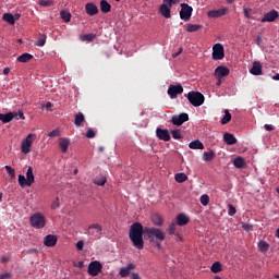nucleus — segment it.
Masks as SVG:
<instances>
[{
  "instance_id": "f257e3e1",
  "label": "nucleus",
  "mask_w": 279,
  "mask_h": 279,
  "mask_svg": "<svg viewBox=\"0 0 279 279\" xmlns=\"http://www.w3.org/2000/svg\"><path fill=\"white\" fill-rule=\"evenodd\" d=\"M143 235L145 239H148L150 243H154L155 239L156 241L162 242L167 238L165 231L159 228H143L141 222H134L130 228L129 239L136 250H143L145 247Z\"/></svg>"
},
{
  "instance_id": "f03ea898",
  "label": "nucleus",
  "mask_w": 279,
  "mask_h": 279,
  "mask_svg": "<svg viewBox=\"0 0 279 279\" xmlns=\"http://www.w3.org/2000/svg\"><path fill=\"white\" fill-rule=\"evenodd\" d=\"M187 100L192 106H194V108H199V106H204V94L199 92H190L187 94Z\"/></svg>"
},
{
  "instance_id": "7ed1b4c3",
  "label": "nucleus",
  "mask_w": 279,
  "mask_h": 279,
  "mask_svg": "<svg viewBox=\"0 0 279 279\" xmlns=\"http://www.w3.org/2000/svg\"><path fill=\"white\" fill-rule=\"evenodd\" d=\"M31 226L33 228H36V230H43V228H45L47 220L45 219V215H43L41 213H35L31 219Z\"/></svg>"
},
{
  "instance_id": "20e7f679",
  "label": "nucleus",
  "mask_w": 279,
  "mask_h": 279,
  "mask_svg": "<svg viewBox=\"0 0 279 279\" xmlns=\"http://www.w3.org/2000/svg\"><path fill=\"white\" fill-rule=\"evenodd\" d=\"M175 3V0H163V3L159 7V14H161L163 19H169L171 16V8H173Z\"/></svg>"
},
{
  "instance_id": "39448f33",
  "label": "nucleus",
  "mask_w": 279,
  "mask_h": 279,
  "mask_svg": "<svg viewBox=\"0 0 279 279\" xmlns=\"http://www.w3.org/2000/svg\"><path fill=\"white\" fill-rule=\"evenodd\" d=\"M36 138V134H28L25 140L22 142L21 150L22 154H29L32 151V145H34V140Z\"/></svg>"
},
{
  "instance_id": "423d86ee",
  "label": "nucleus",
  "mask_w": 279,
  "mask_h": 279,
  "mask_svg": "<svg viewBox=\"0 0 279 279\" xmlns=\"http://www.w3.org/2000/svg\"><path fill=\"white\" fill-rule=\"evenodd\" d=\"M102 269H104V266L101 265V263L97 260L90 262L87 268V274L93 278H95L96 276H99V274H101Z\"/></svg>"
},
{
  "instance_id": "0eeeda50",
  "label": "nucleus",
  "mask_w": 279,
  "mask_h": 279,
  "mask_svg": "<svg viewBox=\"0 0 279 279\" xmlns=\"http://www.w3.org/2000/svg\"><path fill=\"white\" fill-rule=\"evenodd\" d=\"M170 99H178V95H182L184 93V87H182V84L177 85H169L167 90Z\"/></svg>"
},
{
  "instance_id": "6e6552de",
  "label": "nucleus",
  "mask_w": 279,
  "mask_h": 279,
  "mask_svg": "<svg viewBox=\"0 0 279 279\" xmlns=\"http://www.w3.org/2000/svg\"><path fill=\"white\" fill-rule=\"evenodd\" d=\"M193 15V7L181 3L180 19L182 21H191V16Z\"/></svg>"
},
{
  "instance_id": "1a4fd4ad",
  "label": "nucleus",
  "mask_w": 279,
  "mask_h": 279,
  "mask_svg": "<svg viewBox=\"0 0 279 279\" xmlns=\"http://www.w3.org/2000/svg\"><path fill=\"white\" fill-rule=\"evenodd\" d=\"M226 58V50L223 49V45L216 44L213 47V60H223Z\"/></svg>"
},
{
  "instance_id": "9d476101",
  "label": "nucleus",
  "mask_w": 279,
  "mask_h": 279,
  "mask_svg": "<svg viewBox=\"0 0 279 279\" xmlns=\"http://www.w3.org/2000/svg\"><path fill=\"white\" fill-rule=\"evenodd\" d=\"M104 229L101 228V225L99 223H94L92 226L88 227V231L87 234H89V236H92V239H100L101 238V231Z\"/></svg>"
},
{
  "instance_id": "9b49d317",
  "label": "nucleus",
  "mask_w": 279,
  "mask_h": 279,
  "mask_svg": "<svg viewBox=\"0 0 279 279\" xmlns=\"http://www.w3.org/2000/svg\"><path fill=\"white\" fill-rule=\"evenodd\" d=\"M215 75L217 80H221L222 77H228V75H230V69L226 65H219L215 70Z\"/></svg>"
},
{
  "instance_id": "f8f14e48",
  "label": "nucleus",
  "mask_w": 279,
  "mask_h": 279,
  "mask_svg": "<svg viewBox=\"0 0 279 279\" xmlns=\"http://www.w3.org/2000/svg\"><path fill=\"white\" fill-rule=\"evenodd\" d=\"M156 136L158 137L159 141H165V143L171 141V135L169 134V130L167 129L157 128Z\"/></svg>"
},
{
  "instance_id": "ddd939ff",
  "label": "nucleus",
  "mask_w": 279,
  "mask_h": 279,
  "mask_svg": "<svg viewBox=\"0 0 279 279\" xmlns=\"http://www.w3.org/2000/svg\"><path fill=\"white\" fill-rule=\"evenodd\" d=\"M226 14H228V8H221L218 10H211L207 13V16H209V19H219L221 16H226Z\"/></svg>"
},
{
  "instance_id": "4468645a",
  "label": "nucleus",
  "mask_w": 279,
  "mask_h": 279,
  "mask_svg": "<svg viewBox=\"0 0 279 279\" xmlns=\"http://www.w3.org/2000/svg\"><path fill=\"white\" fill-rule=\"evenodd\" d=\"M278 17H279L278 11L272 9L270 12L264 15V19H262V23H274V21H276V19Z\"/></svg>"
},
{
  "instance_id": "2eb2a0df",
  "label": "nucleus",
  "mask_w": 279,
  "mask_h": 279,
  "mask_svg": "<svg viewBox=\"0 0 279 279\" xmlns=\"http://www.w3.org/2000/svg\"><path fill=\"white\" fill-rule=\"evenodd\" d=\"M189 121V113H181L179 116H173L171 122L173 125H182Z\"/></svg>"
},
{
  "instance_id": "dca6fc26",
  "label": "nucleus",
  "mask_w": 279,
  "mask_h": 279,
  "mask_svg": "<svg viewBox=\"0 0 279 279\" xmlns=\"http://www.w3.org/2000/svg\"><path fill=\"white\" fill-rule=\"evenodd\" d=\"M85 12L88 16H95V14H99V8L93 2H88L85 4Z\"/></svg>"
},
{
  "instance_id": "f3484780",
  "label": "nucleus",
  "mask_w": 279,
  "mask_h": 279,
  "mask_svg": "<svg viewBox=\"0 0 279 279\" xmlns=\"http://www.w3.org/2000/svg\"><path fill=\"white\" fill-rule=\"evenodd\" d=\"M56 243H58V236L53 234H48L44 239V245H46V247H56Z\"/></svg>"
},
{
  "instance_id": "a211bd4d",
  "label": "nucleus",
  "mask_w": 279,
  "mask_h": 279,
  "mask_svg": "<svg viewBox=\"0 0 279 279\" xmlns=\"http://www.w3.org/2000/svg\"><path fill=\"white\" fill-rule=\"evenodd\" d=\"M136 269V265L134 264H128L126 267H122L120 269V276L121 278H128L130 276V271Z\"/></svg>"
},
{
  "instance_id": "6ab92c4d",
  "label": "nucleus",
  "mask_w": 279,
  "mask_h": 279,
  "mask_svg": "<svg viewBox=\"0 0 279 279\" xmlns=\"http://www.w3.org/2000/svg\"><path fill=\"white\" fill-rule=\"evenodd\" d=\"M250 73L252 75H263V65L260 64V62L258 61L253 62V66L250 70Z\"/></svg>"
},
{
  "instance_id": "aec40b11",
  "label": "nucleus",
  "mask_w": 279,
  "mask_h": 279,
  "mask_svg": "<svg viewBox=\"0 0 279 279\" xmlns=\"http://www.w3.org/2000/svg\"><path fill=\"white\" fill-rule=\"evenodd\" d=\"M223 141L227 145H236V137L232 133H225Z\"/></svg>"
},
{
  "instance_id": "412c9836",
  "label": "nucleus",
  "mask_w": 279,
  "mask_h": 279,
  "mask_svg": "<svg viewBox=\"0 0 279 279\" xmlns=\"http://www.w3.org/2000/svg\"><path fill=\"white\" fill-rule=\"evenodd\" d=\"M84 113L78 112L75 114L74 125H76V128H84Z\"/></svg>"
},
{
  "instance_id": "4be33fe9",
  "label": "nucleus",
  "mask_w": 279,
  "mask_h": 279,
  "mask_svg": "<svg viewBox=\"0 0 279 279\" xmlns=\"http://www.w3.org/2000/svg\"><path fill=\"white\" fill-rule=\"evenodd\" d=\"M26 182H27L28 186H32V184H34V182H35L34 169L32 167H28V169L26 171Z\"/></svg>"
},
{
  "instance_id": "5701e85b",
  "label": "nucleus",
  "mask_w": 279,
  "mask_h": 279,
  "mask_svg": "<svg viewBox=\"0 0 279 279\" xmlns=\"http://www.w3.org/2000/svg\"><path fill=\"white\" fill-rule=\"evenodd\" d=\"M190 219L189 216H186L185 214H179L177 216V225L178 226H186V223H189Z\"/></svg>"
},
{
  "instance_id": "b1692460",
  "label": "nucleus",
  "mask_w": 279,
  "mask_h": 279,
  "mask_svg": "<svg viewBox=\"0 0 279 279\" xmlns=\"http://www.w3.org/2000/svg\"><path fill=\"white\" fill-rule=\"evenodd\" d=\"M69 145H71V141H69V138H60L59 146L61 147L63 154L69 151Z\"/></svg>"
},
{
  "instance_id": "393cba45",
  "label": "nucleus",
  "mask_w": 279,
  "mask_h": 279,
  "mask_svg": "<svg viewBox=\"0 0 279 279\" xmlns=\"http://www.w3.org/2000/svg\"><path fill=\"white\" fill-rule=\"evenodd\" d=\"M111 10H112V5H110L108 1L106 0L100 1V11L104 14H108V12H110Z\"/></svg>"
},
{
  "instance_id": "a878e982",
  "label": "nucleus",
  "mask_w": 279,
  "mask_h": 279,
  "mask_svg": "<svg viewBox=\"0 0 279 279\" xmlns=\"http://www.w3.org/2000/svg\"><path fill=\"white\" fill-rule=\"evenodd\" d=\"M29 60H34V56L27 52L17 57V62H22L23 64H25L26 62H29Z\"/></svg>"
},
{
  "instance_id": "bb28decb",
  "label": "nucleus",
  "mask_w": 279,
  "mask_h": 279,
  "mask_svg": "<svg viewBox=\"0 0 279 279\" xmlns=\"http://www.w3.org/2000/svg\"><path fill=\"white\" fill-rule=\"evenodd\" d=\"M174 180L179 184H182V183L186 182V180H189V175H186V173H184V172H179L174 175Z\"/></svg>"
},
{
  "instance_id": "cd10ccee",
  "label": "nucleus",
  "mask_w": 279,
  "mask_h": 279,
  "mask_svg": "<svg viewBox=\"0 0 279 279\" xmlns=\"http://www.w3.org/2000/svg\"><path fill=\"white\" fill-rule=\"evenodd\" d=\"M233 166L235 169H243V167H245V159H243V157H236L233 159Z\"/></svg>"
},
{
  "instance_id": "c85d7f7f",
  "label": "nucleus",
  "mask_w": 279,
  "mask_h": 279,
  "mask_svg": "<svg viewBox=\"0 0 279 279\" xmlns=\"http://www.w3.org/2000/svg\"><path fill=\"white\" fill-rule=\"evenodd\" d=\"M2 20H4L5 23H9V25H14V23H16V19H14L12 13H4Z\"/></svg>"
},
{
  "instance_id": "c756f323",
  "label": "nucleus",
  "mask_w": 279,
  "mask_h": 279,
  "mask_svg": "<svg viewBox=\"0 0 279 279\" xmlns=\"http://www.w3.org/2000/svg\"><path fill=\"white\" fill-rule=\"evenodd\" d=\"M203 160L205 162H210L211 160H215V151L214 150L205 151L203 154Z\"/></svg>"
},
{
  "instance_id": "7c9ffc66",
  "label": "nucleus",
  "mask_w": 279,
  "mask_h": 279,
  "mask_svg": "<svg viewBox=\"0 0 279 279\" xmlns=\"http://www.w3.org/2000/svg\"><path fill=\"white\" fill-rule=\"evenodd\" d=\"M229 121H232V114L230 113V111L228 109H226L225 116L221 119L220 123H221V125H228Z\"/></svg>"
},
{
  "instance_id": "2f4dec72",
  "label": "nucleus",
  "mask_w": 279,
  "mask_h": 279,
  "mask_svg": "<svg viewBox=\"0 0 279 279\" xmlns=\"http://www.w3.org/2000/svg\"><path fill=\"white\" fill-rule=\"evenodd\" d=\"M190 149H204V144L199 141H193L189 144Z\"/></svg>"
},
{
  "instance_id": "473e14b6",
  "label": "nucleus",
  "mask_w": 279,
  "mask_h": 279,
  "mask_svg": "<svg viewBox=\"0 0 279 279\" xmlns=\"http://www.w3.org/2000/svg\"><path fill=\"white\" fill-rule=\"evenodd\" d=\"M151 221L154 226H162V223H165V220H162V216L158 214L153 215Z\"/></svg>"
},
{
  "instance_id": "72a5a7b5",
  "label": "nucleus",
  "mask_w": 279,
  "mask_h": 279,
  "mask_svg": "<svg viewBox=\"0 0 279 279\" xmlns=\"http://www.w3.org/2000/svg\"><path fill=\"white\" fill-rule=\"evenodd\" d=\"M12 119H14V116H12V113H0V121H2V123H10Z\"/></svg>"
},
{
  "instance_id": "f704fd0d",
  "label": "nucleus",
  "mask_w": 279,
  "mask_h": 279,
  "mask_svg": "<svg viewBox=\"0 0 279 279\" xmlns=\"http://www.w3.org/2000/svg\"><path fill=\"white\" fill-rule=\"evenodd\" d=\"M258 250H259V252H269V243H267L266 241L260 240L258 242Z\"/></svg>"
},
{
  "instance_id": "c9c22d12",
  "label": "nucleus",
  "mask_w": 279,
  "mask_h": 279,
  "mask_svg": "<svg viewBox=\"0 0 279 279\" xmlns=\"http://www.w3.org/2000/svg\"><path fill=\"white\" fill-rule=\"evenodd\" d=\"M202 29V25L199 24H187L186 32L193 33Z\"/></svg>"
},
{
  "instance_id": "e433bc0d",
  "label": "nucleus",
  "mask_w": 279,
  "mask_h": 279,
  "mask_svg": "<svg viewBox=\"0 0 279 279\" xmlns=\"http://www.w3.org/2000/svg\"><path fill=\"white\" fill-rule=\"evenodd\" d=\"M60 16H61L62 21H64V23H69L71 21V13L65 10H62L60 12Z\"/></svg>"
},
{
  "instance_id": "4c0bfd02",
  "label": "nucleus",
  "mask_w": 279,
  "mask_h": 279,
  "mask_svg": "<svg viewBox=\"0 0 279 279\" xmlns=\"http://www.w3.org/2000/svg\"><path fill=\"white\" fill-rule=\"evenodd\" d=\"M41 37L35 43L36 47H45L47 45V35H40Z\"/></svg>"
},
{
  "instance_id": "58836bf2",
  "label": "nucleus",
  "mask_w": 279,
  "mask_h": 279,
  "mask_svg": "<svg viewBox=\"0 0 279 279\" xmlns=\"http://www.w3.org/2000/svg\"><path fill=\"white\" fill-rule=\"evenodd\" d=\"M17 182L20 186H22V189H25V186H28L27 179L23 174L19 175Z\"/></svg>"
},
{
  "instance_id": "ea45409f",
  "label": "nucleus",
  "mask_w": 279,
  "mask_h": 279,
  "mask_svg": "<svg viewBox=\"0 0 279 279\" xmlns=\"http://www.w3.org/2000/svg\"><path fill=\"white\" fill-rule=\"evenodd\" d=\"M210 269L213 274H219L221 271V263L219 262L214 263Z\"/></svg>"
},
{
  "instance_id": "a19ab883",
  "label": "nucleus",
  "mask_w": 279,
  "mask_h": 279,
  "mask_svg": "<svg viewBox=\"0 0 279 279\" xmlns=\"http://www.w3.org/2000/svg\"><path fill=\"white\" fill-rule=\"evenodd\" d=\"M82 40H86L87 43H93L95 38H97V35L95 34H85L82 37Z\"/></svg>"
},
{
  "instance_id": "79ce46f5",
  "label": "nucleus",
  "mask_w": 279,
  "mask_h": 279,
  "mask_svg": "<svg viewBox=\"0 0 279 279\" xmlns=\"http://www.w3.org/2000/svg\"><path fill=\"white\" fill-rule=\"evenodd\" d=\"M171 135H172V138H174V141H180V138H182V131L181 130H172Z\"/></svg>"
},
{
  "instance_id": "37998d69",
  "label": "nucleus",
  "mask_w": 279,
  "mask_h": 279,
  "mask_svg": "<svg viewBox=\"0 0 279 279\" xmlns=\"http://www.w3.org/2000/svg\"><path fill=\"white\" fill-rule=\"evenodd\" d=\"M199 202L203 206H208V203L210 202V197L208 194H204L201 196Z\"/></svg>"
},
{
  "instance_id": "c03bdc74",
  "label": "nucleus",
  "mask_w": 279,
  "mask_h": 279,
  "mask_svg": "<svg viewBox=\"0 0 279 279\" xmlns=\"http://www.w3.org/2000/svg\"><path fill=\"white\" fill-rule=\"evenodd\" d=\"M4 169L11 178H16V170H14V168L11 166H5Z\"/></svg>"
},
{
  "instance_id": "a18cd8bd",
  "label": "nucleus",
  "mask_w": 279,
  "mask_h": 279,
  "mask_svg": "<svg viewBox=\"0 0 279 279\" xmlns=\"http://www.w3.org/2000/svg\"><path fill=\"white\" fill-rule=\"evenodd\" d=\"M13 119H22L23 121H25V114L23 113V111H17V112H11Z\"/></svg>"
},
{
  "instance_id": "49530a36",
  "label": "nucleus",
  "mask_w": 279,
  "mask_h": 279,
  "mask_svg": "<svg viewBox=\"0 0 279 279\" xmlns=\"http://www.w3.org/2000/svg\"><path fill=\"white\" fill-rule=\"evenodd\" d=\"M39 5H41V8H49V7L53 5V1L52 0H40Z\"/></svg>"
},
{
  "instance_id": "de8ad7c7",
  "label": "nucleus",
  "mask_w": 279,
  "mask_h": 279,
  "mask_svg": "<svg viewBox=\"0 0 279 279\" xmlns=\"http://www.w3.org/2000/svg\"><path fill=\"white\" fill-rule=\"evenodd\" d=\"M95 184L98 186H104L106 184V178L105 177H98L95 179Z\"/></svg>"
},
{
  "instance_id": "09e8293b",
  "label": "nucleus",
  "mask_w": 279,
  "mask_h": 279,
  "mask_svg": "<svg viewBox=\"0 0 279 279\" xmlns=\"http://www.w3.org/2000/svg\"><path fill=\"white\" fill-rule=\"evenodd\" d=\"M48 136L50 138H56L57 136H60V130L54 129L53 131H51L50 133H48Z\"/></svg>"
},
{
  "instance_id": "8fccbe9b",
  "label": "nucleus",
  "mask_w": 279,
  "mask_h": 279,
  "mask_svg": "<svg viewBox=\"0 0 279 279\" xmlns=\"http://www.w3.org/2000/svg\"><path fill=\"white\" fill-rule=\"evenodd\" d=\"M57 208H60V198H59V197H57V198L52 202V204H51V209H52V210H56Z\"/></svg>"
},
{
  "instance_id": "3c124183",
  "label": "nucleus",
  "mask_w": 279,
  "mask_h": 279,
  "mask_svg": "<svg viewBox=\"0 0 279 279\" xmlns=\"http://www.w3.org/2000/svg\"><path fill=\"white\" fill-rule=\"evenodd\" d=\"M251 12H252V9H250V8L243 9V14H244L245 19H252Z\"/></svg>"
},
{
  "instance_id": "603ef678",
  "label": "nucleus",
  "mask_w": 279,
  "mask_h": 279,
  "mask_svg": "<svg viewBox=\"0 0 279 279\" xmlns=\"http://www.w3.org/2000/svg\"><path fill=\"white\" fill-rule=\"evenodd\" d=\"M228 215L230 217H234V215H236V208L234 206H232V205H229Z\"/></svg>"
},
{
  "instance_id": "864d4df0",
  "label": "nucleus",
  "mask_w": 279,
  "mask_h": 279,
  "mask_svg": "<svg viewBox=\"0 0 279 279\" xmlns=\"http://www.w3.org/2000/svg\"><path fill=\"white\" fill-rule=\"evenodd\" d=\"M168 234H175V223H171L168 228Z\"/></svg>"
},
{
  "instance_id": "5fc2aeb1",
  "label": "nucleus",
  "mask_w": 279,
  "mask_h": 279,
  "mask_svg": "<svg viewBox=\"0 0 279 279\" xmlns=\"http://www.w3.org/2000/svg\"><path fill=\"white\" fill-rule=\"evenodd\" d=\"M86 138H95V131L93 129L87 130Z\"/></svg>"
},
{
  "instance_id": "6e6d98bb",
  "label": "nucleus",
  "mask_w": 279,
  "mask_h": 279,
  "mask_svg": "<svg viewBox=\"0 0 279 279\" xmlns=\"http://www.w3.org/2000/svg\"><path fill=\"white\" fill-rule=\"evenodd\" d=\"M76 250H78L80 252L84 250V241L81 240L76 243Z\"/></svg>"
},
{
  "instance_id": "4d7b16f0",
  "label": "nucleus",
  "mask_w": 279,
  "mask_h": 279,
  "mask_svg": "<svg viewBox=\"0 0 279 279\" xmlns=\"http://www.w3.org/2000/svg\"><path fill=\"white\" fill-rule=\"evenodd\" d=\"M264 129L267 131V132H274L275 128L272 124H265L264 125Z\"/></svg>"
},
{
  "instance_id": "13d9d810",
  "label": "nucleus",
  "mask_w": 279,
  "mask_h": 279,
  "mask_svg": "<svg viewBox=\"0 0 279 279\" xmlns=\"http://www.w3.org/2000/svg\"><path fill=\"white\" fill-rule=\"evenodd\" d=\"M10 278H12V274H10V272H4V274L0 275V279H10Z\"/></svg>"
},
{
  "instance_id": "bf43d9fd",
  "label": "nucleus",
  "mask_w": 279,
  "mask_h": 279,
  "mask_svg": "<svg viewBox=\"0 0 279 279\" xmlns=\"http://www.w3.org/2000/svg\"><path fill=\"white\" fill-rule=\"evenodd\" d=\"M45 108H46V110H51V108H53V104H51V102H47L46 105H45Z\"/></svg>"
},
{
  "instance_id": "052dcab7",
  "label": "nucleus",
  "mask_w": 279,
  "mask_h": 279,
  "mask_svg": "<svg viewBox=\"0 0 279 279\" xmlns=\"http://www.w3.org/2000/svg\"><path fill=\"white\" fill-rule=\"evenodd\" d=\"M180 53H182V48H180L178 52L172 53V58H178Z\"/></svg>"
},
{
  "instance_id": "680f3d73",
  "label": "nucleus",
  "mask_w": 279,
  "mask_h": 279,
  "mask_svg": "<svg viewBox=\"0 0 279 279\" xmlns=\"http://www.w3.org/2000/svg\"><path fill=\"white\" fill-rule=\"evenodd\" d=\"M10 260V258L8 256H2L1 257V263L5 264Z\"/></svg>"
},
{
  "instance_id": "e2e57ef3",
  "label": "nucleus",
  "mask_w": 279,
  "mask_h": 279,
  "mask_svg": "<svg viewBox=\"0 0 279 279\" xmlns=\"http://www.w3.org/2000/svg\"><path fill=\"white\" fill-rule=\"evenodd\" d=\"M131 277H132V279H141V277L136 272H132Z\"/></svg>"
},
{
  "instance_id": "0e129e2a",
  "label": "nucleus",
  "mask_w": 279,
  "mask_h": 279,
  "mask_svg": "<svg viewBox=\"0 0 279 279\" xmlns=\"http://www.w3.org/2000/svg\"><path fill=\"white\" fill-rule=\"evenodd\" d=\"M256 43H257L258 46H260V43H263V37L257 36Z\"/></svg>"
},
{
  "instance_id": "69168bd1",
  "label": "nucleus",
  "mask_w": 279,
  "mask_h": 279,
  "mask_svg": "<svg viewBox=\"0 0 279 279\" xmlns=\"http://www.w3.org/2000/svg\"><path fill=\"white\" fill-rule=\"evenodd\" d=\"M10 73V68H5L4 70H3V74L4 75H8Z\"/></svg>"
},
{
  "instance_id": "338daca9",
  "label": "nucleus",
  "mask_w": 279,
  "mask_h": 279,
  "mask_svg": "<svg viewBox=\"0 0 279 279\" xmlns=\"http://www.w3.org/2000/svg\"><path fill=\"white\" fill-rule=\"evenodd\" d=\"M15 21H19V19H21V14L16 13L15 15H13Z\"/></svg>"
},
{
  "instance_id": "774afa93",
  "label": "nucleus",
  "mask_w": 279,
  "mask_h": 279,
  "mask_svg": "<svg viewBox=\"0 0 279 279\" xmlns=\"http://www.w3.org/2000/svg\"><path fill=\"white\" fill-rule=\"evenodd\" d=\"M272 80L279 81V74H275V75L272 76Z\"/></svg>"
}]
</instances>
